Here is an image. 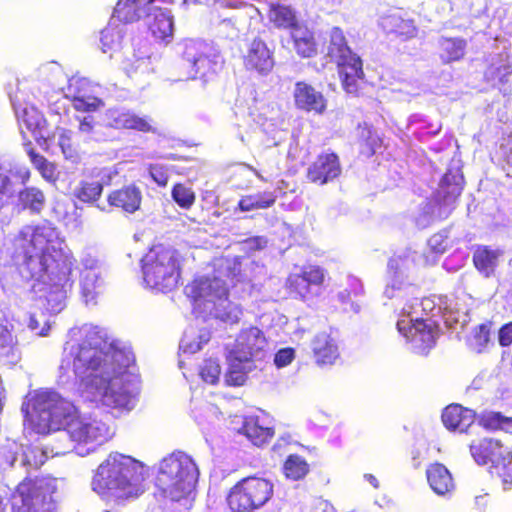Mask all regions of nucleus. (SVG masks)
<instances>
[{
	"mask_svg": "<svg viewBox=\"0 0 512 512\" xmlns=\"http://www.w3.org/2000/svg\"><path fill=\"white\" fill-rule=\"evenodd\" d=\"M130 362L123 350L111 346L103 328L90 325L84 327L79 342L66 344L61 367L72 369L88 389L97 382L103 386L109 379L117 378Z\"/></svg>",
	"mask_w": 512,
	"mask_h": 512,
	"instance_id": "nucleus-1",
	"label": "nucleus"
},
{
	"mask_svg": "<svg viewBox=\"0 0 512 512\" xmlns=\"http://www.w3.org/2000/svg\"><path fill=\"white\" fill-rule=\"evenodd\" d=\"M138 462L118 452L110 453L98 466L92 479V489L104 499L116 503L134 499L143 493Z\"/></svg>",
	"mask_w": 512,
	"mask_h": 512,
	"instance_id": "nucleus-2",
	"label": "nucleus"
},
{
	"mask_svg": "<svg viewBox=\"0 0 512 512\" xmlns=\"http://www.w3.org/2000/svg\"><path fill=\"white\" fill-rule=\"evenodd\" d=\"M198 475L195 462L185 453H172L161 461L156 485L168 512L188 511Z\"/></svg>",
	"mask_w": 512,
	"mask_h": 512,
	"instance_id": "nucleus-3",
	"label": "nucleus"
},
{
	"mask_svg": "<svg viewBox=\"0 0 512 512\" xmlns=\"http://www.w3.org/2000/svg\"><path fill=\"white\" fill-rule=\"evenodd\" d=\"M143 281L152 290L169 293L178 286L182 273V257L171 245H152L141 258Z\"/></svg>",
	"mask_w": 512,
	"mask_h": 512,
	"instance_id": "nucleus-4",
	"label": "nucleus"
},
{
	"mask_svg": "<svg viewBox=\"0 0 512 512\" xmlns=\"http://www.w3.org/2000/svg\"><path fill=\"white\" fill-rule=\"evenodd\" d=\"M17 240L20 241L25 262L38 258L45 270L59 261H65L67 255L59 246L56 229L50 225L27 226L20 231Z\"/></svg>",
	"mask_w": 512,
	"mask_h": 512,
	"instance_id": "nucleus-5",
	"label": "nucleus"
},
{
	"mask_svg": "<svg viewBox=\"0 0 512 512\" xmlns=\"http://www.w3.org/2000/svg\"><path fill=\"white\" fill-rule=\"evenodd\" d=\"M273 495L274 485L271 481L249 476L232 486L227 495V504L232 512H253L268 503Z\"/></svg>",
	"mask_w": 512,
	"mask_h": 512,
	"instance_id": "nucleus-6",
	"label": "nucleus"
},
{
	"mask_svg": "<svg viewBox=\"0 0 512 512\" xmlns=\"http://www.w3.org/2000/svg\"><path fill=\"white\" fill-rule=\"evenodd\" d=\"M30 404L39 421L43 422V432L61 430L74 414L70 404L53 392L36 393Z\"/></svg>",
	"mask_w": 512,
	"mask_h": 512,
	"instance_id": "nucleus-7",
	"label": "nucleus"
},
{
	"mask_svg": "<svg viewBox=\"0 0 512 512\" xmlns=\"http://www.w3.org/2000/svg\"><path fill=\"white\" fill-rule=\"evenodd\" d=\"M182 58L188 66V78L191 79L215 71L221 63V57L215 47L196 39H188L182 43Z\"/></svg>",
	"mask_w": 512,
	"mask_h": 512,
	"instance_id": "nucleus-8",
	"label": "nucleus"
},
{
	"mask_svg": "<svg viewBox=\"0 0 512 512\" xmlns=\"http://www.w3.org/2000/svg\"><path fill=\"white\" fill-rule=\"evenodd\" d=\"M49 504L43 488L33 480H25L16 489L12 512H50Z\"/></svg>",
	"mask_w": 512,
	"mask_h": 512,
	"instance_id": "nucleus-9",
	"label": "nucleus"
},
{
	"mask_svg": "<svg viewBox=\"0 0 512 512\" xmlns=\"http://www.w3.org/2000/svg\"><path fill=\"white\" fill-rule=\"evenodd\" d=\"M325 280L324 270L315 265L304 267L299 273H292L286 279V289L294 298L305 300L312 296V288L320 287Z\"/></svg>",
	"mask_w": 512,
	"mask_h": 512,
	"instance_id": "nucleus-10",
	"label": "nucleus"
},
{
	"mask_svg": "<svg viewBox=\"0 0 512 512\" xmlns=\"http://www.w3.org/2000/svg\"><path fill=\"white\" fill-rule=\"evenodd\" d=\"M95 86L85 78H72L67 86L66 97L72 99L77 111L93 112L104 107V102L95 94Z\"/></svg>",
	"mask_w": 512,
	"mask_h": 512,
	"instance_id": "nucleus-11",
	"label": "nucleus"
},
{
	"mask_svg": "<svg viewBox=\"0 0 512 512\" xmlns=\"http://www.w3.org/2000/svg\"><path fill=\"white\" fill-rule=\"evenodd\" d=\"M341 164L336 153H321L310 164L306 172L308 181L324 185L341 174Z\"/></svg>",
	"mask_w": 512,
	"mask_h": 512,
	"instance_id": "nucleus-12",
	"label": "nucleus"
},
{
	"mask_svg": "<svg viewBox=\"0 0 512 512\" xmlns=\"http://www.w3.org/2000/svg\"><path fill=\"white\" fill-rule=\"evenodd\" d=\"M470 452L473 459L480 465L491 463L494 467L503 464L508 449L500 440L492 438L480 439L470 445Z\"/></svg>",
	"mask_w": 512,
	"mask_h": 512,
	"instance_id": "nucleus-13",
	"label": "nucleus"
},
{
	"mask_svg": "<svg viewBox=\"0 0 512 512\" xmlns=\"http://www.w3.org/2000/svg\"><path fill=\"white\" fill-rule=\"evenodd\" d=\"M61 430H65L71 440L77 443L98 441L104 437L102 428L96 422H86L76 413L70 417Z\"/></svg>",
	"mask_w": 512,
	"mask_h": 512,
	"instance_id": "nucleus-14",
	"label": "nucleus"
},
{
	"mask_svg": "<svg viewBox=\"0 0 512 512\" xmlns=\"http://www.w3.org/2000/svg\"><path fill=\"white\" fill-rule=\"evenodd\" d=\"M156 0H119L114 8L113 17L120 23H131L142 17H151Z\"/></svg>",
	"mask_w": 512,
	"mask_h": 512,
	"instance_id": "nucleus-15",
	"label": "nucleus"
},
{
	"mask_svg": "<svg viewBox=\"0 0 512 512\" xmlns=\"http://www.w3.org/2000/svg\"><path fill=\"white\" fill-rule=\"evenodd\" d=\"M265 343L266 339L263 332L259 328L252 326L239 333L235 349L241 360L248 361L263 350Z\"/></svg>",
	"mask_w": 512,
	"mask_h": 512,
	"instance_id": "nucleus-16",
	"label": "nucleus"
},
{
	"mask_svg": "<svg viewBox=\"0 0 512 512\" xmlns=\"http://www.w3.org/2000/svg\"><path fill=\"white\" fill-rule=\"evenodd\" d=\"M245 67L255 70L260 74H267L274 66L272 53L266 43L260 39H254L244 56Z\"/></svg>",
	"mask_w": 512,
	"mask_h": 512,
	"instance_id": "nucleus-17",
	"label": "nucleus"
},
{
	"mask_svg": "<svg viewBox=\"0 0 512 512\" xmlns=\"http://www.w3.org/2000/svg\"><path fill=\"white\" fill-rule=\"evenodd\" d=\"M476 414L473 410L453 403L446 406L441 415L443 425L449 431L460 433L467 432L468 428L475 422Z\"/></svg>",
	"mask_w": 512,
	"mask_h": 512,
	"instance_id": "nucleus-18",
	"label": "nucleus"
},
{
	"mask_svg": "<svg viewBox=\"0 0 512 512\" xmlns=\"http://www.w3.org/2000/svg\"><path fill=\"white\" fill-rule=\"evenodd\" d=\"M464 183V177L459 169H448L437 190L438 202L442 205L454 204L462 193Z\"/></svg>",
	"mask_w": 512,
	"mask_h": 512,
	"instance_id": "nucleus-19",
	"label": "nucleus"
},
{
	"mask_svg": "<svg viewBox=\"0 0 512 512\" xmlns=\"http://www.w3.org/2000/svg\"><path fill=\"white\" fill-rule=\"evenodd\" d=\"M311 351L319 367L333 365L339 357L338 346L330 334L318 333L311 341Z\"/></svg>",
	"mask_w": 512,
	"mask_h": 512,
	"instance_id": "nucleus-20",
	"label": "nucleus"
},
{
	"mask_svg": "<svg viewBox=\"0 0 512 512\" xmlns=\"http://www.w3.org/2000/svg\"><path fill=\"white\" fill-rule=\"evenodd\" d=\"M141 201L142 192L135 184L123 186L107 195V202L111 207L121 209L126 213L136 212L140 208Z\"/></svg>",
	"mask_w": 512,
	"mask_h": 512,
	"instance_id": "nucleus-21",
	"label": "nucleus"
},
{
	"mask_svg": "<svg viewBox=\"0 0 512 512\" xmlns=\"http://www.w3.org/2000/svg\"><path fill=\"white\" fill-rule=\"evenodd\" d=\"M294 99L298 108L318 114H321L327 105L322 93L305 82L295 84Z\"/></svg>",
	"mask_w": 512,
	"mask_h": 512,
	"instance_id": "nucleus-22",
	"label": "nucleus"
},
{
	"mask_svg": "<svg viewBox=\"0 0 512 512\" xmlns=\"http://www.w3.org/2000/svg\"><path fill=\"white\" fill-rule=\"evenodd\" d=\"M503 251L493 249L490 246H477L473 252V264L478 272L485 277H490L495 273L499 259L502 257Z\"/></svg>",
	"mask_w": 512,
	"mask_h": 512,
	"instance_id": "nucleus-23",
	"label": "nucleus"
},
{
	"mask_svg": "<svg viewBox=\"0 0 512 512\" xmlns=\"http://www.w3.org/2000/svg\"><path fill=\"white\" fill-rule=\"evenodd\" d=\"M329 37L327 55L331 60L335 61L337 65L359 58L348 46L344 33L339 27H333L330 30Z\"/></svg>",
	"mask_w": 512,
	"mask_h": 512,
	"instance_id": "nucleus-24",
	"label": "nucleus"
},
{
	"mask_svg": "<svg viewBox=\"0 0 512 512\" xmlns=\"http://www.w3.org/2000/svg\"><path fill=\"white\" fill-rule=\"evenodd\" d=\"M100 175L101 171L99 170L79 181L73 192L74 197L82 203L92 204L97 202L104 190V183L97 179Z\"/></svg>",
	"mask_w": 512,
	"mask_h": 512,
	"instance_id": "nucleus-25",
	"label": "nucleus"
},
{
	"mask_svg": "<svg viewBox=\"0 0 512 512\" xmlns=\"http://www.w3.org/2000/svg\"><path fill=\"white\" fill-rule=\"evenodd\" d=\"M426 477L431 489L438 495H445L455 487L450 471L441 463L429 465Z\"/></svg>",
	"mask_w": 512,
	"mask_h": 512,
	"instance_id": "nucleus-26",
	"label": "nucleus"
},
{
	"mask_svg": "<svg viewBox=\"0 0 512 512\" xmlns=\"http://www.w3.org/2000/svg\"><path fill=\"white\" fill-rule=\"evenodd\" d=\"M153 19L148 21V26L156 39L169 41L172 38L174 24L173 16L169 10H163L154 6Z\"/></svg>",
	"mask_w": 512,
	"mask_h": 512,
	"instance_id": "nucleus-27",
	"label": "nucleus"
},
{
	"mask_svg": "<svg viewBox=\"0 0 512 512\" xmlns=\"http://www.w3.org/2000/svg\"><path fill=\"white\" fill-rule=\"evenodd\" d=\"M240 433L245 435L255 446H263L271 441L274 430L259 424L257 417H246L240 428Z\"/></svg>",
	"mask_w": 512,
	"mask_h": 512,
	"instance_id": "nucleus-28",
	"label": "nucleus"
},
{
	"mask_svg": "<svg viewBox=\"0 0 512 512\" xmlns=\"http://www.w3.org/2000/svg\"><path fill=\"white\" fill-rule=\"evenodd\" d=\"M410 341L416 349L425 351L435 344V334L431 324L423 319H416L409 328Z\"/></svg>",
	"mask_w": 512,
	"mask_h": 512,
	"instance_id": "nucleus-29",
	"label": "nucleus"
},
{
	"mask_svg": "<svg viewBox=\"0 0 512 512\" xmlns=\"http://www.w3.org/2000/svg\"><path fill=\"white\" fill-rule=\"evenodd\" d=\"M439 56L444 64L461 60L467 48V41L460 37H440L438 39Z\"/></svg>",
	"mask_w": 512,
	"mask_h": 512,
	"instance_id": "nucleus-30",
	"label": "nucleus"
},
{
	"mask_svg": "<svg viewBox=\"0 0 512 512\" xmlns=\"http://www.w3.org/2000/svg\"><path fill=\"white\" fill-rule=\"evenodd\" d=\"M380 26L386 33L396 34L404 38H412L416 33V27L413 21L410 19H403L397 13L381 17Z\"/></svg>",
	"mask_w": 512,
	"mask_h": 512,
	"instance_id": "nucleus-31",
	"label": "nucleus"
},
{
	"mask_svg": "<svg viewBox=\"0 0 512 512\" xmlns=\"http://www.w3.org/2000/svg\"><path fill=\"white\" fill-rule=\"evenodd\" d=\"M338 68L344 90L347 93H356L358 90V82L364 75L361 59H352L347 63L338 65Z\"/></svg>",
	"mask_w": 512,
	"mask_h": 512,
	"instance_id": "nucleus-32",
	"label": "nucleus"
},
{
	"mask_svg": "<svg viewBox=\"0 0 512 512\" xmlns=\"http://www.w3.org/2000/svg\"><path fill=\"white\" fill-rule=\"evenodd\" d=\"M294 48L298 55L310 58L317 54V44L313 33L305 26L294 28L291 32Z\"/></svg>",
	"mask_w": 512,
	"mask_h": 512,
	"instance_id": "nucleus-33",
	"label": "nucleus"
},
{
	"mask_svg": "<svg viewBox=\"0 0 512 512\" xmlns=\"http://www.w3.org/2000/svg\"><path fill=\"white\" fill-rule=\"evenodd\" d=\"M124 36V24L115 19L113 16L106 28L101 31V49L104 53L116 51L121 47Z\"/></svg>",
	"mask_w": 512,
	"mask_h": 512,
	"instance_id": "nucleus-34",
	"label": "nucleus"
},
{
	"mask_svg": "<svg viewBox=\"0 0 512 512\" xmlns=\"http://www.w3.org/2000/svg\"><path fill=\"white\" fill-rule=\"evenodd\" d=\"M277 196L272 191L258 192L244 195L240 198L237 208L241 212H249L258 209H268L276 202Z\"/></svg>",
	"mask_w": 512,
	"mask_h": 512,
	"instance_id": "nucleus-35",
	"label": "nucleus"
},
{
	"mask_svg": "<svg viewBox=\"0 0 512 512\" xmlns=\"http://www.w3.org/2000/svg\"><path fill=\"white\" fill-rule=\"evenodd\" d=\"M18 202L22 210L29 209L32 213H40L45 206L44 192L37 187H25L18 192Z\"/></svg>",
	"mask_w": 512,
	"mask_h": 512,
	"instance_id": "nucleus-36",
	"label": "nucleus"
},
{
	"mask_svg": "<svg viewBox=\"0 0 512 512\" xmlns=\"http://www.w3.org/2000/svg\"><path fill=\"white\" fill-rule=\"evenodd\" d=\"M269 18L278 28L290 29L301 26L298 22L296 12L290 6L272 5L269 12Z\"/></svg>",
	"mask_w": 512,
	"mask_h": 512,
	"instance_id": "nucleus-37",
	"label": "nucleus"
},
{
	"mask_svg": "<svg viewBox=\"0 0 512 512\" xmlns=\"http://www.w3.org/2000/svg\"><path fill=\"white\" fill-rule=\"evenodd\" d=\"M282 472L286 479L299 481L310 472V465L302 456L290 454L283 463Z\"/></svg>",
	"mask_w": 512,
	"mask_h": 512,
	"instance_id": "nucleus-38",
	"label": "nucleus"
},
{
	"mask_svg": "<svg viewBox=\"0 0 512 512\" xmlns=\"http://www.w3.org/2000/svg\"><path fill=\"white\" fill-rule=\"evenodd\" d=\"M112 380L109 379L103 386L97 382L93 388L103 396L108 405L116 408L126 407L130 403V393L128 391H115L110 385Z\"/></svg>",
	"mask_w": 512,
	"mask_h": 512,
	"instance_id": "nucleus-39",
	"label": "nucleus"
},
{
	"mask_svg": "<svg viewBox=\"0 0 512 512\" xmlns=\"http://www.w3.org/2000/svg\"><path fill=\"white\" fill-rule=\"evenodd\" d=\"M27 154L35 169L48 182L55 183L59 178V172L55 163L50 162L33 148L28 149Z\"/></svg>",
	"mask_w": 512,
	"mask_h": 512,
	"instance_id": "nucleus-40",
	"label": "nucleus"
},
{
	"mask_svg": "<svg viewBox=\"0 0 512 512\" xmlns=\"http://www.w3.org/2000/svg\"><path fill=\"white\" fill-rule=\"evenodd\" d=\"M511 73L512 65L497 56L496 61H493L486 69L484 77L487 82L496 85L507 82Z\"/></svg>",
	"mask_w": 512,
	"mask_h": 512,
	"instance_id": "nucleus-41",
	"label": "nucleus"
},
{
	"mask_svg": "<svg viewBox=\"0 0 512 512\" xmlns=\"http://www.w3.org/2000/svg\"><path fill=\"white\" fill-rule=\"evenodd\" d=\"M480 424L487 430H507L512 427V417L503 415L501 412H486L480 417Z\"/></svg>",
	"mask_w": 512,
	"mask_h": 512,
	"instance_id": "nucleus-42",
	"label": "nucleus"
},
{
	"mask_svg": "<svg viewBox=\"0 0 512 512\" xmlns=\"http://www.w3.org/2000/svg\"><path fill=\"white\" fill-rule=\"evenodd\" d=\"M115 114L113 115L114 128H152L147 119L138 117L129 111L115 112Z\"/></svg>",
	"mask_w": 512,
	"mask_h": 512,
	"instance_id": "nucleus-43",
	"label": "nucleus"
},
{
	"mask_svg": "<svg viewBox=\"0 0 512 512\" xmlns=\"http://www.w3.org/2000/svg\"><path fill=\"white\" fill-rule=\"evenodd\" d=\"M18 124L25 128H43L45 119L42 113L34 106L23 108L21 112L16 111Z\"/></svg>",
	"mask_w": 512,
	"mask_h": 512,
	"instance_id": "nucleus-44",
	"label": "nucleus"
},
{
	"mask_svg": "<svg viewBox=\"0 0 512 512\" xmlns=\"http://www.w3.org/2000/svg\"><path fill=\"white\" fill-rule=\"evenodd\" d=\"M382 147V139L376 131L368 130L367 135L359 142V154L370 158Z\"/></svg>",
	"mask_w": 512,
	"mask_h": 512,
	"instance_id": "nucleus-45",
	"label": "nucleus"
},
{
	"mask_svg": "<svg viewBox=\"0 0 512 512\" xmlns=\"http://www.w3.org/2000/svg\"><path fill=\"white\" fill-rule=\"evenodd\" d=\"M172 198L183 209H189L196 199L193 190L182 183L173 186Z\"/></svg>",
	"mask_w": 512,
	"mask_h": 512,
	"instance_id": "nucleus-46",
	"label": "nucleus"
},
{
	"mask_svg": "<svg viewBox=\"0 0 512 512\" xmlns=\"http://www.w3.org/2000/svg\"><path fill=\"white\" fill-rule=\"evenodd\" d=\"M490 341V330L485 324H480L473 330L470 346L476 352H482Z\"/></svg>",
	"mask_w": 512,
	"mask_h": 512,
	"instance_id": "nucleus-47",
	"label": "nucleus"
},
{
	"mask_svg": "<svg viewBox=\"0 0 512 512\" xmlns=\"http://www.w3.org/2000/svg\"><path fill=\"white\" fill-rule=\"evenodd\" d=\"M221 374V367L219 363L212 359L205 360L200 369V375L203 381L209 384H216Z\"/></svg>",
	"mask_w": 512,
	"mask_h": 512,
	"instance_id": "nucleus-48",
	"label": "nucleus"
},
{
	"mask_svg": "<svg viewBox=\"0 0 512 512\" xmlns=\"http://www.w3.org/2000/svg\"><path fill=\"white\" fill-rule=\"evenodd\" d=\"M450 246V242L448 239V236L438 232L434 233L429 239H428V248L431 253H434L436 255L443 254L447 251V249Z\"/></svg>",
	"mask_w": 512,
	"mask_h": 512,
	"instance_id": "nucleus-49",
	"label": "nucleus"
},
{
	"mask_svg": "<svg viewBox=\"0 0 512 512\" xmlns=\"http://www.w3.org/2000/svg\"><path fill=\"white\" fill-rule=\"evenodd\" d=\"M148 171L151 178L161 187H165L168 184L169 173L168 168L159 163H153L148 166Z\"/></svg>",
	"mask_w": 512,
	"mask_h": 512,
	"instance_id": "nucleus-50",
	"label": "nucleus"
},
{
	"mask_svg": "<svg viewBox=\"0 0 512 512\" xmlns=\"http://www.w3.org/2000/svg\"><path fill=\"white\" fill-rule=\"evenodd\" d=\"M295 358V350L292 347H286L278 350L274 356V364L278 368H283L292 363Z\"/></svg>",
	"mask_w": 512,
	"mask_h": 512,
	"instance_id": "nucleus-51",
	"label": "nucleus"
},
{
	"mask_svg": "<svg viewBox=\"0 0 512 512\" xmlns=\"http://www.w3.org/2000/svg\"><path fill=\"white\" fill-rule=\"evenodd\" d=\"M59 145L66 159L76 160L78 152L76 147L72 144L70 136L62 134L59 139Z\"/></svg>",
	"mask_w": 512,
	"mask_h": 512,
	"instance_id": "nucleus-52",
	"label": "nucleus"
},
{
	"mask_svg": "<svg viewBox=\"0 0 512 512\" xmlns=\"http://www.w3.org/2000/svg\"><path fill=\"white\" fill-rule=\"evenodd\" d=\"M15 343L16 341L12 329L7 325H0V352L11 349Z\"/></svg>",
	"mask_w": 512,
	"mask_h": 512,
	"instance_id": "nucleus-53",
	"label": "nucleus"
},
{
	"mask_svg": "<svg viewBox=\"0 0 512 512\" xmlns=\"http://www.w3.org/2000/svg\"><path fill=\"white\" fill-rule=\"evenodd\" d=\"M502 468V479L505 484L512 485V453L508 452L507 456H505L503 464L500 466Z\"/></svg>",
	"mask_w": 512,
	"mask_h": 512,
	"instance_id": "nucleus-54",
	"label": "nucleus"
},
{
	"mask_svg": "<svg viewBox=\"0 0 512 512\" xmlns=\"http://www.w3.org/2000/svg\"><path fill=\"white\" fill-rule=\"evenodd\" d=\"M499 344L502 347H507L512 344V322L504 324L498 335Z\"/></svg>",
	"mask_w": 512,
	"mask_h": 512,
	"instance_id": "nucleus-55",
	"label": "nucleus"
},
{
	"mask_svg": "<svg viewBox=\"0 0 512 512\" xmlns=\"http://www.w3.org/2000/svg\"><path fill=\"white\" fill-rule=\"evenodd\" d=\"M246 375L242 371L231 370L226 374V382L232 386H241L246 381Z\"/></svg>",
	"mask_w": 512,
	"mask_h": 512,
	"instance_id": "nucleus-56",
	"label": "nucleus"
},
{
	"mask_svg": "<svg viewBox=\"0 0 512 512\" xmlns=\"http://www.w3.org/2000/svg\"><path fill=\"white\" fill-rule=\"evenodd\" d=\"M34 132H38V134H34L35 141L37 145L44 151H48L51 143L54 140V135L51 136H42L40 135L41 130H34Z\"/></svg>",
	"mask_w": 512,
	"mask_h": 512,
	"instance_id": "nucleus-57",
	"label": "nucleus"
},
{
	"mask_svg": "<svg viewBox=\"0 0 512 512\" xmlns=\"http://www.w3.org/2000/svg\"><path fill=\"white\" fill-rule=\"evenodd\" d=\"M211 287H212V282L209 279L194 281L192 284V291L194 293V295H193L194 299L197 300V299L203 297V295L201 293L197 292V290H200L203 288H211Z\"/></svg>",
	"mask_w": 512,
	"mask_h": 512,
	"instance_id": "nucleus-58",
	"label": "nucleus"
},
{
	"mask_svg": "<svg viewBox=\"0 0 512 512\" xmlns=\"http://www.w3.org/2000/svg\"><path fill=\"white\" fill-rule=\"evenodd\" d=\"M352 298V291L348 289H344L343 291H340L338 293V299L341 303L347 304L351 301Z\"/></svg>",
	"mask_w": 512,
	"mask_h": 512,
	"instance_id": "nucleus-59",
	"label": "nucleus"
},
{
	"mask_svg": "<svg viewBox=\"0 0 512 512\" xmlns=\"http://www.w3.org/2000/svg\"><path fill=\"white\" fill-rule=\"evenodd\" d=\"M420 123H423V125L420 128H426L427 127V124H426L425 120L421 116L413 115V116H411L409 118L408 125L411 126V125H416V124H420Z\"/></svg>",
	"mask_w": 512,
	"mask_h": 512,
	"instance_id": "nucleus-60",
	"label": "nucleus"
},
{
	"mask_svg": "<svg viewBox=\"0 0 512 512\" xmlns=\"http://www.w3.org/2000/svg\"><path fill=\"white\" fill-rule=\"evenodd\" d=\"M163 158L168 159V160H174V161H180V160H182V161H189L190 160L189 157L178 155V154H174V153H171V154H168L166 156H163Z\"/></svg>",
	"mask_w": 512,
	"mask_h": 512,
	"instance_id": "nucleus-61",
	"label": "nucleus"
},
{
	"mask_svg": "<svg viewBox=\"0 0 512 512\" xmlns=\"http://www.w3.org/2000/svg\"><path fill=\"white\" fill-rule=\"evenodd\" d=\"M197 143L194 142H187L184 140H177L174 144L171 145V147H181V146H187V147H193L197 146Z\"/></svg>",
	"mask_w": 512,
	"mask_h": 512,
	"instance_id": "nucleus-62",
	"label": "nucleus"
},
{
	"mask_svg": "<svg viewBox=\"0 0 512 512\" xmlns=\"http://www.w3.org/2000/svg\"><path fill=\"white\" fill-rule=\"evenodd\" d=\"M366 478L372 484V486L374 488H378L379 487V482H378L377 478L374 475L368 474V475H366Z\"/></svg>",
	"mask_w": 512,
	"mask_h": 512,
	"instance_id": "nucleus-63",
	"label": "nucleus"
},
{
	"mask_svg": "<svg viewBox=\"0 0 512 512\" xmlns=\"http://www.w3.org/2000/svg\"><path fill=\"white\" fill-rule=\"evenodd\" d=\"M81 126H87L88 128H91L92 126V117L91 116H85L82 120H80Z\"/></svg>",
	"mask_w": 512,
	"mask_h": 512,
	"instance_id": "nucleus-64",
	"label": "nucleus"
}]
</instances>
